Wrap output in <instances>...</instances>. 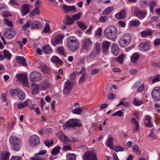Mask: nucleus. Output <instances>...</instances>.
<instances>
[{"mask_svg":"<svg viewBox=\"0 0 160 160\" xmlns=\"http://www.w3.org/2000/svg\"><path fill=\"white\" fill-rule=\"evenodd\" d=\"M42 78L41 74L38 72H33L30 74V79L31 81L36 82L40 80Z\"/></svg>","mask_w":160,"mask_h":160,"instance_id":"9d476101","label":"nucleus"},{"mask_svg":"<svg viewBox=\"0 0 160 160\" xmlns=\"http://www.w3.org/2000/svg\"><path fill=\"white\" fill-rule=\"evenodd\" d=\"M160 80V75L157 74L153 78L152 80V83Z\"/></svg>","mask_w":160,"mask_h":160,"instance_id":"69168bd1","label":"nucleus"},{"mask_svg":"<svg viewBox=\"0 0 160 160\" xmlns=\"http://www.w3.org/2000/svg\"><path fill=\"white\" fill-rule=\"evenodd\" d=\"M93 42L91 39L87 38L84 39L83 42L82 47L85 48L87 51H89L92 46Z\"/></svg>","mask_w":160,"mask_h":160,"instance_id":"9b49d317","label":"nucleus"},{"mask_svg":"<svg viewBox=\"0 0 160 160\" xmlns=\"http://www.w3.org/2000/svg\"><path fill=\"white\" fill-rule=\"evenodd\" d=\"M82 13L81 12H79L78 13L72 16V18L73 19L74 21H77L80 19L82 15Z\"/></svg>","mask_w":160,"mask_h":160,"instance_id":"c03bdc74","label":"nucleus"},{"mask_svg":"<svg viewBox=\"0 0 160 160\" xmlns=\"http://www.w3.org/2000/svg\"><path fill=\"white\" fill-rule=\"evenodd\" d=\"M40 12L39 9L38 7H36L31 12L30 14L29 17H32L37 14H39Z\"/></svg>","mask_w":160,"mask_h":160,"instance_id":"ea45409f","label":"nucleus"},{"mask_svg":"<svg viewBox=\"0 0 160 160\" xmlns=\"http://www.w3.org/2000/svg\"><path fill=\"white\" fill-rule=\"evenodd\" d=\"M59 138L61 140L65 142H71V139L64 135H60Z\"/></svg>","mask_w":160,"mask_h":160,"instance_id":"7c9ffc66","label":"nucleus"},{"mask_svg":"<svg viewBox=\"0 0 160 160\" xmlns=\"http://www.w3.org/2000/svg\"><path fill=\"white\" fill-rule=\"evenodd\" d=\"M113 8L112 6L106 8L103 12V14L107 15L110 13L113 10Z\"/></svg>","mask_w":160,"mask_h":160,"instance_id":"58836bf2","label":"nucleus"},{"mask_svg":"<svg viewBox=\"0 0 160 160\" xmlns=\"http://www.w3.org/2000/svg\"><path fill=\"white\" fill-rule=\"evenodd\" d=\"M68 45L69 48L72 52L77 50L78 48V44L75 37H70L68 39Z\"/></svg>","mask_w":160,"mask_h":160,"instance_id":"7ed1b4c3","label":"nucleus"},{"mask_svg":"<svg viewBox=\"0 0 160 160\" xmlns=\"http://www.w3.org/2000/svg\"><path fill=\"white\" fill-rule=\"evenodd\" d=\"M9 153L7 152L3 153L1 154V160H9Z\"/></svg>","mask_w":160,"mask_h":160,"instance_id":"4c0bfd02","label":"nucleus"},{"mask_svg":"<svg viewBox=\"0 0 160 160\" xmlns=\"http://www.w3.org/2000/svg\"><path fill=\"white\" fill-rule=\"evenodd\" d=\"M111 44V42L109 41H106L103 42L101 45V50L103 53L106 52L108 50Z\"/></svg>","mask_w":160,"mask_h":160,"instance_id":"f3484780","label":"nucleus"},{"mask_svg":"<svg viewBox=\"0 0 160 160\" xmlns=\"http://www.w3.org/2000/svg\"><path fill=\"white\" fill-rule=\"evenodd\" d=\"M151 118L150 116H147L146 117L144 122L145 126L148 128L153 127V125L152 124L150 121Z\"/></svg>","mask_w":160,"mask_h":160,"instance_id":"393cba45","label":"nucleus"},{"mask_svg":"<svg viewBox=\"0 0 160 160\" xmlns=\"http://www.w3.org/2000/svg\"><path fill=\"white\" fill-rule=\"evenodd\" d=\"M31 21L30 20H28L27 22L22 27V30L23 31H25L27 28H29L31 25Z\"/></svg>","mask_w":160,"mask_h":160,"instance_id":"3c124183","label":"nucleus"},{"mask_svg":"<svg viewBox=\"0 0 160 160\" xmlns=\"http://www.w3.org/2000/svg\"><path fill=\"white\" fill-rule=\"evenodd\" d=\"M111 50L112 52L115 55H118L119 52L118 46L116 44H113L112 46Z\"/></svg>","mask_w":160,"mask_h":160,"instance_id":"b1692460","label":"nucleus"},{"mask_svg":"<svg viewBox=\"0 0 160 160\" xmlns=\"http://www.w3.org/2000/svg\"><path fill=\"white\" fill-rule=\"evenodd\" d=\"M62 8L66 13L71 11L75 12L76 10L75 7L74 6H68L65 4L62 5Z\"/></svg>","mask_w":160,"mask_h":160,"instance_id":"6ab92c4d","label":"nucleus"},{"mask_svg":"<svg viewBox=\"0 0 160 160\" xmlns=\"http://www.w3.org/2000/svg\"><path fill=\"white\" fill-rule=\"evenodd\" d=\"M17 62L23 66H26L27 64L26 63L25 58L23 57L17 56L16 58Z\"/></svg>","mask_w":160,"mask_h":160,"instance_id":"4be33fe9","label":"nucleus"},{"mask_svg":"<svg viewBox=\"0 0 160 160\" xmlns=\"http://www.w3.org/2000/svg\"><path fill=\"white\" fill-rule=\"evenodd\" d=\"M61 147L59 146H57L54 147L52 149V154L53 155H56L59 152Z\"/></svg>","mask_w":160,"mask_h":160,"instance_id":"37998d69","label":"nucleus"},{"mask_svg":"<svg viewBox=\"0 0 160 160\" xmlns=\"http://www.w3.org/2000/svg\"><path fill=\"white\" fill-rule=\"evenodd\" d=\"M113 139L111 136H109L108 137L107 140V144L108 146L111 149H113Z\"/></svg>","mask_w":160,"mask_h":160,"instance_id":"bb28decb","label":"nucleus"},{"mask_svg":"<svg viewBox=\"0 0 160 160\" xmlns=\"http://www.w3.org/2000/svg\"><path fill=\"white\" fill-rule=\"evenodd\" d=\"M140 34L141 36L144 37L147 36H151L152 34V32L150 29H146L141 32Z\"/></svg>","mask_w":160,"mask_h":160,"instance_id":"c756f323","label":"nucleus"},{"mask_svg":"<svg viewBox=\"0 0 160 160\" xmlns=\"http://www.w3.org/2000/svg\"><path fill=\"white\" fill-rule=\"evenodd\" d=\"M134 13L135 15L140 19L144 18L147 14L146 12L140 10L138 8H135Z\"/></svg>","mask_w":160,"mask_h":160,"instance_id":"2eb2a0df","label":"nucleus"},{"mask_svg":"<svg viewBox=\"0 0 160 160\" xmlns=\"http://www.w3.org/2000/svg\"><path fill=\"white\" fill-rule=\"evenodd\" d=\"M114 149V151L116 152H118L119 151H124L123 148L120 147L119 145H117L115 146Z\"/></svg>","mask_w":160,"mask_h":160,"instance_id":"680f3d73","label":"nucleus"},{"mask_svg":"<svg viewBox=\"0 0 160 160\" xmlns=\"http://www.w3.org/2000/svg\"><path fill=\"white\" fill-rule=\"evenodd\" d=\"M83 111V109L82 108H79L74 109L72 111V112L74 114H80Z\"/></svg>","mask_w":160,"mask_h":160,"instance_id":"49530a36","label":"nucleus"},{"mask_svg":"<svg viewBox=\"0 0 160 160\" xmlns=\"http://www.w3.org/2000/svg\"><path fill=\"white\" fill-rule=\"evenodd\" d=\"M131 122L134 125L133 132H138L139 129V125L137 121L135 118H133L131 120Z\"/></svg>","mask_w":160,"mask_h":160,"instance_id":"5701e85b","label":"nucleus"},{"mask_svg":"<svg viewBox=\"0 0 160 160\" xmlns=\"http://www.w3.org/2000/svg\"><path fill=\"white\" fill-rule=\"evenodd\" d=\"M140 24V22L137 20H132L129 22V25L130 26L138 27Z\"/></svg>","mask_w":160,"mask_h":160,"instance_id":"c9c22d12","label":"nucleus"},{"mask_svg":"<svg viewBox=\"0 0 160 160\" xmlns=\"http://www.w3.org/2000/svg\"><path fill=\"white\" fill-rule=\"evenodd\" d=\"M75 85L74 82L71 81L70 80H67L64 84L63 90V94L66 95L69 94Z\"/></svg>","mask_w":160,"mask_h":160,"instance_id":"20e7f679","label":"nucleus"},{"mask_svg":"<svg viewBox=\"0 0 160 160\" xmlns=\"http://www.w3.org/2000/svg\"><path fill=\"white\" fill-rule=\"evenodd\" d=\"M4 23L9 27H12L13 26L12 22V21H9L6 18L3 19Z\"/></svg>","mask_w":160,"mask_h":160,"instance_id":"6e6d98bb","label":"nucleus"},{"mask_svg":"<svg viewBox=\"0 0 160 160\" xmlns=\"http://www.w3.org/2000/svg\"><path fill=\"white\" fill-rule=\"evenodd\" d=\"M72 149V147L70 145H68L64 146L62 148V150L64 152L71 150Z\"/></svg>","mask_w":160,"mask_h":160,"instance_id":"052dcab7","label":"nucleus"},{"mask_svg":"<svg viewBox=\"0 0 160 160\" xmlns=\"http://www.w3.org/2000/svg\"><path fill=\"white\" fill-rule=\"evenodd\" d=\"M57 50L58 52L61 54L64 55V48L62 46L59 47L57 48Z\"/></svg>","mask_w":160,"mask_h":160,"instance_id":"774afa93","label":"nucleus"},{"mask_svg":"<svg viewBox=\"0 0 160 160\" xmlns=\"http://www.w3.org/2000/svg\"><path fill=\"white\" fill-rule=\"evenodd\" d=\"M42 70L45 73L48 74L50 73V70L49 68L44 64H42L41 66Z\"/></svg>","mask_w":160,"mask_h":160,"instance_id":"72a5a7b5","label":"nucleus"},{"mask_svg":"<svg viewBox=\"0 0 160 160\" xmlns=\"http://www.w3.org/2000/svg\"><path fill=\"white\" fill-rule=\"evenodd\" d=\"M150 48V45L148 43L142 42L141 43L139 46V48L142 51H147Z\"/></svg>","mask_w":160,"mask_h":160,"instance_id":"412c9836","label":"nucleus"},{"mask_svg":"<svg viewBox=\"0 0 160 160\" xmlns=\"http://www.w3.org/2000/svg\"><path fill=\"white\" fill-rule=\"evenodd\" d=\"M43 51L46 54H49L52 52V49L49 45H46L42 48Z\"/></svg>","mask_w":160,"mask_h":160,"instance_id":"a878e982","label":"nucleus"},{"mask_svg":"<svg viewBox=\"0 0 160 160\" xmlns=\"http://www.w3.org/2000/svg\"><path fill=\"white\" fill-rule=\"evenodd\" d=\"M18 91L16 89H12L10 92V95L12 97H14L16 96L17 94H18Z\"/></svg>","mask_w":160,"mask_h":160,"instance_id":"338daca9","label":"nucleus"},{"mask_svg":"<svg viewBox=\"0 0 160 160\" xmlns=\"http://www.w3.org/2000/svg\"><path fill=\"white\" fill-rule=\"evenodd\" d=\"M84 160H97L96 154L93 151H88L83 156Z\"/></svg>","mask_w":160,"mask_h":160,"instance_id":"1a4fd4ad","label":"nucleus"},{"mask_svg":"<svg viewBox=\"0 0 160 160\" xmlns=\"http://www.w3.org/2000/svg\"><path fill=\"white\" fill-rule=\"evenodd\" d=\"M152 96L154 100L156 102L160 100V88L157 87H155L152 92Z\"/></svg>","mask_w":160,"mask_h":160,"instance_id":"0eeeda50","label":"nucleus"},{"mask_svg":"<svg viewBox=\"0 0 160 160\" xmlns=\"http://www.w3.org/2000/svg\"><path fill=\"white\" fill-rule=\"evenodd\" d=\"M66 18L67 19L65 23L66 25H70L74 23V21L72 18L69 17L68 15L66 16Z\"/></svg>","mask_w":160,"mask_h":160,"instance_id":"473e14b6","label":"nucleus"},{"mask_svg":"<svg viewBox=\"0 0 160 160\" xmlns=\"http://www.w3.org/2000/svg\"><path fill=\"white\" fill-rule=\"evenodd\" d=\"M30 11V8L28 4H23L20 10L21 14L22 16H24L27 15Z\"/></svg>","mask_w":160,"mask_h":160,"instance_id":"ddd939ff","label":"nucleus"},{"mask_svg":"<svg viewBox=\"0 0 160 160\" xmlns=\"http://www.w3.org/2000/svg\"><path fill=\"white\" fill-rule=\"evenodd\" d=\"M82 126L81 122L78 119H71L68 121L63 125L64 129L67 127H80Z\"/></svg>","mask_w":160,"mask_h":160,"instance_id":"39448f33","label":"nucleus"},{"mask_svg":"<svg viewBox=\"0 0 160 160\" xmlns=\"http://www.w3.org/2000/svg\"><path fill=\"white\" fill-rule=\"evenodd\" d=\"M100 51V46L98 43H96L95 44L94 48L93 49V52H92L88 56V57L91 58L92 56L98 55Z\"/></svg>","mask_w":160,"mask_h":160,"instance_id":"4468645a","label":"nucleus"},{"mask_svg":"<svg viewBox=\"0 0 160 160\" xmlns=\"http://www.w3.org/2000/svg\"><path fill=\"white\" fill-rule=\"evenodd\" d=\"M18 95L21 100H23L25 98V94L21 91L18 92Z\"/></svg>","mask_w":160,"mask_h":160,"instance_id":"603ef678","label":"nucleus"},{"mask_svg":"<svg viewBox=\"0 0 160 160\" xmlns=\"http://www.w3.org/2000/svg\"><path fill=\"white\" fill-rule=\"evenodd\" d=\"M44 144L46 146L49 147L50 146H51L53 144V142L52 139L47 140L44 141Z\"/></svg>","mask_w":160,"mask_h":160,"instance_id":"8fccbe9b","label":"nucleus"},{"mask_svg":"<svg viewBox=\"0 0 160 160\" xmlns=\"http://www.w3.org/2000/svg\"><path fill=\"white\" fill-rule=\"evenodd\" d=\"M131 36L129 33L125 34L119 40L120 45L122 47L126 46L130 43Z\"/></svg>","mask_w":160,"mask_h":160,"instance_id":"423d86ee","label":"nucleus"},{"mask_svg":"<svg viewBox=\"0 0 160 160\" xmlns=\"http://www.w3.org/2000/svg\"><path fill=\"white\" fill-rule=\"evenodd\" d=\"M40 139L36 135L31 136L29 140V144L30 146H36L38 145L40 143Z\"/></svg>","mask_w":160,"mask_h":160,"instance_id":"6e6552de","label":"nucleus"},{"mask_svg":"<svg viewBox=\"0 0 160 160\" xmlns=\"http://www.w3.org/2000/svg\"><path fill=\"white\" fill-rule=\"evenodd\" d=\"M139 57V55L137 52L135 53L131 57V61L133 63L136 62L138 61Z\"/></svg>","mask_w":160,"mask_h":160,"instance_id":"2f4dec72","label":"nucleus"},{"mask_svg":"<svg viewBox=\"0 0 160 160\" xmlns=\"http://www.w3.org/2000/svg\"><path fill=\"white\" fill-rule=\"evenodd\" d=\"M124 57L123 55H121L117 58L116 59L119 63L122 64L123 62Z\"/></svg>","mask_w":160,"mask_h":160,"instance_id":"bf43d9fd","label":"nucleus"},{"mask_svg":"<svg viewBox=\"0 0 160 160\" xmlns=\"http://www.w3.org/2000/svg\"><path fill=\"white\" fill-rule=\"evenodd\" d=\"M3 53L4 58H5L8 60H10L12 57V54L9 52V51L5 49L3 51Z\"/></svg>","mask_w":160,"mask_h":160,"instance_id":"f704fd0d","label":"nucleus"},{"mask_svg":"<svg viewBox=\"0 0 160 160\" xmlns=\"http://www.w3.org/2000/svg\"><path fill=\"white\" fill-rule=\"evenodd\" d=\"M123 112L120 110H119L117 112L114 113L112 115V116H118L119 117H122L123 116Z\"/></svg>","mask_w":160,"mask_h":160,"instance_id":"13d9d810","label":"nucleus"},{"mask_svg":"<svg viewBox=\"0 0 160 160\" xmlns=\"http://www.w3.org/2000/svg\"><path fill=\"white\" fill-rule=\"evenodd\" d=\"M43 32L44 33H51V31L50 28L49 24L48 23H46L45 24V27L43 29Z\"/></svg>","mask_w":160,"mask_h":160,"instance_id":"79ce46f5","label":"nucleus"},{"mask_svg":"<svg viewBox=\"0 0 160 160\" xmlns=\"http://www.w3.org/2000/svg\"><path fill=\"white\" fill-rule=\"evenodd\" d=\"M31 88L32 94L34 95L38 93L39 87L38 85H35L34 84H32L31 85Z\"/></svg>","mask_w":160,"mask_h":160,"instance_id":"cd10ccee","label":"nucleus"},{"mask_svg":"<svg viewBox=\"0 0 160 160\" xmlns=\"http://www.w3.org/2000/svg\"><path fill=\"white\" fill-rule=\"evenodd\" d=\"M42 24L39 22L36 21H33L31 24V28L32 29L33 28L39 29L41 28Z\"/></svg>","mask_w":160,"mask_h":160,"instance_id":"c85d7f7f","label":"nucleus"},{"mask_svg":"<svg viewBox=\"0 0 160 160\" xmlns=\"http://www.w3.org/2000/svg\"><path fill=\"white\" fill-rule=\"evenodd\" d=\"M78 73L76 71L74 72L71 74L70 75V81L73 82V80H74L76 78V74Z\"/></svg>","mask_w":160,"mask_h":160,"instance_id":"4d7b16f0","label":"nucleus"},{"mask_svg":"<svg viewBox=\"0 0 160 160\" xmlns=\"http://www.w3.org/2000/svg\"><path fill=\"white\" fill-rule=\"evenodd\" d=\"M126 13L125 9H123L115 15L116 18L118 19H123L125 18Z\"/></svg>","mask_w":160,"mask_h":160,"instance_id":"aec40b11","label":"nucleus"},{"mask_svg":"<svg viewBox=\"0 0 160 160\" xmlns=\"http://www.w3.org/2000/svg\"><path fill=\"white\" fill-rule=\"evenodd\" d=\"M17 78L18 80L22 83L25 84L28 82L27 75L25 74H18L17 75Z\"/></svg>","mask_w":160,"mask_h":160,"instance_id":"a211bd4d","label":"nucleus"},{"mask_svg":"<svg viewBox=\"0 0 160 160\" xmlns=\"http://www.w3.org/2000/svg\"><path fill=\"white\" fill-rule=\"evenodd\" d=\"M40 85L43 89L45 90L51 86L50 84L46 81L42 82Z\"/></svg>","mask_w":160,"mask_h":160,"instance_id":"e433bc0d","label":"nucleus"},{"mask_svg":"<svg viewBox=\"0 0 160 160\" xmlns=\"http://www.w3.org/2000/svg\"><path fill=\"white\" fill-rule=\"evenodd\" d=\"M77 24L79 27L82 30H84L87 28L86 26L83 22L79 21L77 22Z\"/></svg>","mask_w":160,"mask_h":160,"instance_id":"864d4df0","label":"nucleus"},{"mask_svg":"<svg viewBox=\"0 0 160 160\" xmlns=\"http://www.w3.org/2000/svg\"><path fill=\"white\" fill-rule=\"evenodd\" d=\"M117 29L113 26H110L107 27L105 31V35L109 39L114 40L116 38Z\"/></svg>","mask_w":160,"mask_h":160,"instance_id":"f03ea898","label":"nucleus"},{"mask_svg":"<svg viewBox=\"0 0 160 160\" xmlns=\"http://www.w3.org/2000/svg\"><path fill=\"white\" fill-rule=\"evenodd\" d=\"M63 37L62 35L56 36L51 39V42L54 46H55L59 43Z\"/></svg>","mask_w":160,"mask_h":160,"instance_id":"dca6fc26","label":"nucleus"},{"mask_svg":"<svg viewBox=\"0 0 160 160\" xmlns=\"http://www.w3.org/2000/svg\"><path fill=\"white\" fill-rule=\"evenodd\" d=\"M67 160H76V156L74 154L69 153L67 156Z\"/></svg>","mask_w":160,"mask_h":160,"instance_id":"de8ad7c7","label":"nucleus"},{"mask_svg":"<svg viewBox=\"0 0 160 160\" xmlns=\"http://www.w3.org/2000/svg\"><path fill=\"white\" fill-rule=\"evenodd\" d=\"M87 75L86 74H83L80 78L78 82L79 84L83 83L84 82V79Z\"/></svg>","mask_w":160,"mask_h":160,"instance_id":"e2e57ef3","label":"nucleus"},{"mask_svg":"<svg viewBox=\"0 0 160 160\" xmlns=\"http://www.w3.org/2000/svg\"><path fill=\"white\" fill-rule=\"evenodd\" d=\"M9 142L12 149L16 151L20 149L21 146V140L20 138L16 136H11L9 137Z\"/></svg>","mask_w":160,"mask_h":160,"instance_id":"f257e3e1","label":"nucleus"},{"mask_svg":"<svg viewBox=\"0 0 160 160\" xmlns=\"http://www.w3.org/2000/svg\"><path fill=\"white\" fill-rule=\"evenodd\" d=\"M150 12H153V8L157 5V3L154 1H151L150 2Z\"/></svg>","mask_w":160,"mask_h":160,"instance_id":"09e8293b","label":"nucleus"},{"mask_svg":"<svg viewBox=\"0 0 160 160\" xmlns=\"http://www.w3.org/2000/svg\"><path fill=\"white\" fill-rule=\"evenodd\" d=\"M51 60L52 62L54 63H61L62 62L60 60L59 58L57 56H54L51 58Z\"/></svg>","mask_w":160,"mask_h":160,"instance_id":"5fc2aeb1","label":"nucleus"},{"mask_svg":"<svg viewBox=\"0 0 160 160\" xmlns=\"http://www.w3.org/2000/svg\"><path fill=\"white\" fill-rule=\"evenodd\" d=\"M116 98L115 95L112 92L109 93L107 95V98L110 100Z\"/></svg>","mask_w":160,"mask_h":160,"instance_id":"0e129e2a","label":"nucleus"},{"mask_svg":"<svg viewBox=\"0 0 160 160\" xmlns=\"http://www.w3.org/2000/svg\"><path fill=\"white\" fill-rule=\"evenodd\" d=\"M16 34V32L14 30L10 28H8L4 30V35L7 38H12Z\"/></svg>","mask_w":160,"mask_h":160,"instance_id":"f8f14e48","label":"nucleus"},{"mask_svg":"<svg viewBox=\"0 0 160 160\" xmlns=\"http://www.w3.org/2000/svg\"><path fill=\"white\" fill-rule=\"evenodd\" d=\"M28 100H27L23 103H20L18 104V108L19 109L23 108L28 105Z\"/></svg>","mask_w":160,"mask_h":160,"instance_id":"a19ab883","label":"nucleus"},{"mask_svg":"<svg viewBox=\"0 0 160 160\" xmlns=\"http://www.w3.org/2000/svg\"><path fill=\"white\" fill-rule=\"evenodd\" d=\"M134 104L136 106H139L142 104L143 102L141 100H139L137 98H135L133 101Z\"/></svg>","mask_w":160,"mask_h":160,"instance_id":"a18cd8bd","label":"nucleus"}]
</instances>
